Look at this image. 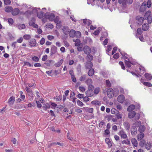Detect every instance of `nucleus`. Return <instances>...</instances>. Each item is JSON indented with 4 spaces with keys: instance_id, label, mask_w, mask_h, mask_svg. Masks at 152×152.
Masks as SVG:
<instances>
[{
    "instance_id": "nucleus-49",
    "label": "nucleus",
    "mask_w": 152,
    "mask_h": 152,
    "mask_svg": "<svg viewBox=\"0 0 152 152\" xmlns=\"http://www.w3.org/2000/svg\"><path fill=\"white\" fill-rule=\"evenodd\" d=\"M8 22L9 24L12 25L13 23V20L12 18H10L8 19Z\"/></svg>"
},
{
    "instance_id": "nucleus-26",
    "label": "nucleus",
    "mask_w": 152,
    "mask_h": 152,
    "mask_svg": "<svg viewBox=\"0 0 152 152\" xmlns=\"http://www.w3.org/2000/svg\"><path fill=\"white\" fill-rule=\"evenodd\" d=\"M132 144L134 146L137 147V142L135 138H132L131 140Z\"/></svg>"
},
{
    "instance_id": "nucleus-12",
    "label": "nucleus",
    "mask_w": 152,
    "mask_h": 152,
    "mask_svg": "<svg viewBox=\"0 0 152 152\" xmlns=\"http://www.w3.org/2000/svg\"><path fill=\"white\" fill-rule=\"evenodd\" d=\"M149 28V26L147 23H144L142 26V29L144 31H148Z\"/></svg>"
},
{
    "instance_id": "nucleus-29",
    "label": "nucleus",
    "mask_w": 152,
    "mask_h": 152,
    "mask_svg": "<svg viewBox=\"0 0 152 152\" xmlns=\"http://www.w3.org/2000/svg\"><path fill=\"white\" fill-rule=\"evenodd\" d=\"M50 107V106L49 103H46L44 104L42 106V108L44 110H46L48 109Z\"/></svg>"
},
{
    "instance_id": "nucleus-32",
    "label": "nucleus",
    "mask_w": 152,
    "mask_h": 152,
    "mask_svg": "<svg viewBox=\"0 0 152 152\" xmlns=\"http://www.w3.org/2000/svg\"><path fill=\"white\" fill-rule=\"evenodd\" d=\"M144 134L143 133H141L138 134L137 135V139L139 140H141L143 138Z\"/></svg>"
},
{
    "instance_id": "nucleus-21",
    "label": "nucleus",
    "mask_w": 152,
    "mask_h": 152,
    "mask_svg": "<svg viewBox=\"0 0 152 152\" xmlns=\"http://www.w3.org/2000/svg\"><path fill=\"white\" fill-rule=\"evenodd\" d=\"M54 61L51 60H47L45 64L47 65L48 66H50V65L53 63Z\"/></svg>"
},
{
    "instance_id": "nucleus-16",
    "label": "nucleus",
    "mask_w": 152,
    "mask_h": 152,
    "mask_svg": "<svg viewBox=\"0 0 152 152\" xmlns=\"http://www.w3.org/2000/svg\"><path fill=\"white\" fill-rule=\"evenodd\" d=\"M125 129L127 130H129L130 128V125L128 122L125 121L123 123Z\"/></svg>"
},
{
    "instance_id": "nucleus-5",
    "label": "nucleus",
    "mask_w": 152,
    "mask_h": 152,
    "mask_svg": "<svg viewBox=\"0 0 152 152\" xmlns=\"http://www.w3.org/2000/svg\"><path fill=\"white\" fill-rule=\"evenodd\" d=\"M28 39L29 45L31 46H34L36 44V42L35 39Z\"/></svg>"
},
{
    "instance_id": "nucleus-3",
    "label": "nucleus",
    "mask_w": 152,
    "mask_h": 152,
    "mask_svg": "<svg viewBox=\"0 0 152 152\" xmlns=\"http://www.w3.org/2000/svg\"><path fill=\"white\" fill-rule=\"evenodd\" d=\"M84 52L86 54H89L91 52V49L87 45L85 46L83 49Z\"/></svg>"
},
{
    "instance_id": "nucleus-24",
    "label": "nucleus",
    "mask_w": 152,
    "mask_h": 152,
    "mask_svg": "<svg viewBox=\"0 0 152 152\" xmlns=\"http://www.w3.org/2000/svg\"><path fill=\"white\" fill-rule=\"evenodd\" d=\"M75 32L76 31L75 30L73 29L71 30L69 33L70 37H74Z\"/></svg>"
},
{
    "instance_id": "nucleus-25",
    "label": "nucleus",
    "mask_w": 152,
    "mask_h": 152,
    "mask_svg": "<svg viewBox=\"0 0 152 152\" xmlns=\"http://www.w3.org/2000/svg\"><path fill=\"white\" fill-rule=\"evenodd\" d=\"M44 14V13L43 12L40 11L38 12L37 16L39 18H42L43 17Z\"/></svg>"
},
{
    "instance_id": "nucleus-20",
    "label": "nucleus",
    "mask_w": 152,
    "mask_h": 152,
    "mask_svg": "<svg viewBox=\"0 0 152 152\" xmlns=\"http://www.w3.org/2000/svg\"><path fill=\"white\" fill-rule=\"evenodd\" d=\"M94 70L93 68H91L88 72V75L89 76L91 77L93 76L94 73Z\"/></svg>"
},
{
    "instance_id": "nucleus-33",
    "label": "nucleus",
    "mask_w": 152,
    "mask_h": 152,
    "mask_svg": "<svg viewBox=\"0 0 152 152\" xmlns=\"http://www.w3.org/2000/svg\"><path fill=\"white\" fill-rule=\"evenodd\" d=\"M63 60L62 59H61L59 61L55 64V66L56 67H59L63 63Z\"/></svg>"
},
{
    "instance_id": "nucleus-8",
    "label": "nucleus",
    "mask_w": 152,
    "mask_h": 152,
    "mask_svg": "<svg viewBox=\"0 0 152 152\" xmlns=\"http://www.w3.org/2000/svg\"><path fill=\"white\" fill-rule=\"evenodd\" d=\"M86 96L88 97H91L94 95V91L92 90L88 89L86 92Z\"/></svg>"
},
{
    "instance_id": "nucleus-36",
    "label": "nucleus",
    "mask_w": 152,
    "mask_h": 152,
    "mask_svg": "<svg viewBox=\"0 0 152 152\" xmlns=\"http://www.w3.org/2000/svg\"><path fill=\"white\" fill-rule=\"evenodd\" d=\"M112 49V48L110 45H108L107 47V49L106 51V53H107L108 55H109V52Z\"/></svg>"
},
{
    "instance_id": "nucleus-55",
    "label": "nucleus",
    "mask_w": 152,
    "mask_h": 152,
    "mask_svg": "<svg viewBox=\"0 0 152 152\" xmlns=\"http://www.w3.org/2000/svg\"><path fill=\"white\" fill-rule=\"evenodd\" d=\"M94 87L93 85L91 84H90L88 85V89L92 90L93 91V90L94 89Z\"/></svg>"
},
{
    "instance_id": "nucleus-64",
    "label": "nucleus",
    "mask_w": 152,
    "mask_h": 152,
    "mask_svg": "<svg viewBox=\"0 0 152 152\" xmlns=\"http://www.w3.org/2000/svg\"><path fill=\"white\" fill-rule=\"evenodd\" d=\"M35 20H34L33 19L31 20L29 23V24L30 26H33L34 24H35L34 23Z\"/></svg>"
},
{
    "instance_id": "nucleus-34",
    "label": "nucleus",
    "mask_w": 152,
    "mask_h": 152,
    "mask_svg": "<svg viewBox=\"0 0 152 152\" xmlns=\"http://www.w3.org/2000/svg\"><path fill=\"white\" fill-rule=\"evenodd\" d=\"M81 36V32L79 31H76L75 35V37L77 38H79Z\"/></svg>"
},
{
    "instance_id": "nucleus-62",
    "label": "nucleus",
    "mask_w": 152,
    "mask_h": 152,
    "mask_svg": "<svg viewBox=\"0 0 152 152\" xmlns=\"http://www.w3.org/2000/svg\"><path fill=\"white\" fill-rule=\"evenodd\" d=\"M100 33V30L99 29L96 30L94 33V34L95 35H98Z\"/></svg>"
},
{
    "instance_id": "nucleus-57",
    "label": "nucleus",
    "mask_w": 152,
    "mask_h": 152,
    "mask_svg": "<svg viewBox=\"0 0 152 152\" xmlns=\"http://www.w3.org/2000/svg\"><path fill=\"white\" fill-rule=\"evenodd\" d=\"M26 65L30 67L33 66L29 62H28L24 61V62L23 66H24Z\"/></svg>"
},
{
    "instance_id": "nucleus-40",
    "label": "nucleus",
    "mask_w": 152,
    "mask_h": 152,
    "mask_svg": "<svg viewBox=\"0 0 152 152\" xmlns=\"http://www.w3.org/2000/svg\"><path fill=\"white\" fill-rule=\"evenodd\" d=\"M86 83L87 85H90L92 83V80L91 79L88 78L86 80Z\"/></svg>"
},
{
    "instance_id": "nucleus-10",
    "label": "nucleus",
    "mask_w": 152,
    "mask_h": 152,
    "mask_svg": "<svg viewBox=\"0 0 152 152\" xmlns=\"http://www.w3.org/2000/svg\"><path fill=\"white\" fill-rule=\"evenodd\" d=\"M131 132L132 135H135L137 132V129L134 126H132L131 129Z\"/></svg>"
},
{
    "instance_id": "nucleus-48",
    "label": "nucleus",
    "mask_w": 152,
    "mask_h": 152,
    "mask_svg": "<svg viewBox=\"0 0 152 152\" xmlns=\"http://www.w3.org/2000/svg\"><path fill=\"white\" fill-rule=\"evenodd\" d=\"M28 96L29 97L30 99L32 100L33 98L34 97V94L33 93V91L28 93Z\"/></svg>"
},
{
    "instance_id": "nucleus-47",
    "label": "nucleus",
    "mask_w": 152,
    "mask_h": 152,
    "mask_svg": "<svg viewBox=\"0 0 152 152\" xmlns=\"http://www.w3.org/2000/svg\"><path fill=\"white\" fill-rule=\"evenodd\" d=\"M143 84L144 85L148 87H151L152 86L151 84L148 82H144L143 83Z\"/></svg>"
},
{
    "instance_id": "nucleus-61",
    "label": "nucleus",
    "mask_w": 152,
    "mask_h": 152,
    "mask_svg": "<svg viewBox=\"0 0 152 152\" xmlns=\"http://www.w3.org/2000/svg\"><path fill=\"white\" fill-rule=\"evenodd\" d=\"M83 99L84 102H87L90 99L88 97V96H86L83 97Z\"/></svg>"
},
{
    "instance_id": "nucleus-19",
    "label": "nucleus",
    "mask_w": 152,
    "mask_h": 152,
    "mask_svg": "<svg viewBox=\"0 0 152 152\" xmlns=\"http://www.w3.org/2000/svg\"><path fill=\"white\" fill-rule=\"evenodd\" d=\"M145 129V127L143 125H140L139 127L138 131L140 133H142L144 132Z\"/></svg>"
},
{
    "instance_id": "nucleus-1",
    "label": "nucleus",
    "mask_w": 152,
    "mask_h": 152,
    "mask_svg": "<svg viewBox=\"0 0 152 152\" xmlns=\"http://www.w3.org/2000/svg\"><path fill=\"white\" fill-rule=\"evenodd\" d=\"M151 14V11L148 10L146 12L144 16V19L147 20L148 23L149 24L152 22V15Z\"/></svg>"
},
{
    "instance_id": "nucleus-56",
    "label": "nucleus",
    "mask_w": 152,
    "mask_h": 152,
    "mask_svg": "<svg viewBox=\"0 0 152 152\" xmlns=\"http://www.w3.org/2000/svg\"><path fill=\"white\" fill-rule=\"evenodd\" d=\"M141 124V122L140 121H138L135 122L134 124L135 125V126L137 127H138L139 126H140Z\"/></svg>"
},
{
    "instance_id": "nucleus-37",
    "label": "nucleus",
    "mask_w": 152,
    "mask_h": 152,
    "mask_svg": "<svg viewBox=\"0 0 152 152\" xmlns=\"http://www.w3.org/2000/svg\"><path fill=\"white\" fill-rule=\"evenodd\" d=\"M151 144L150 142H148L145 144V148L147 150H150L151 148Z\"/></svg>"
},
{
    "instance_id": "nucleus-59",
    "label": "nucleus",
    "mask_w": 152,
    "mask_h": 152,
    "mask_svg": "<svg viewBox=\"0 0 152 152\" xmlns=\"http://www.w3.org/2000/svg\"><path fill=\"white\" fill-rule=\"evenodd\" d=\"M26 91L28 93H31L32 92V90L30 89V88H29L28 87H26Z\"/></svg>"
},
{
    "instance_id": "nucleus-6",
    "label": "nucleus",
    "mask_w": 152,
    "mask_h": 152,
    "mask_svg": "<svg viewBox=\"0 0 152 152\" xmlns=\"http://www.w3.org/2000/svg\"><path fill=\"white\" fill-rule=\"evenodd\" d=\"M93 66V64L90 61H88L85 64V67L86 69H90Z\"/></svg>"
},
{
    "instance_id": "nucleus-13",
    "label": "nucleus",
    "mask_w": 152,
    "mask_h": 152,
    "mask_svg": "<svg viewBox=\"0 0 152 152\" xmlns=\"http://www.w3.org/2000/svg\"><path fill=\"white\" fill-rule=\"evenodd\" d=\"M20 12V10L18 8H15L12 9V14L14 15H18Z\"/></svg>"
},
{
    "instance_id": "nucleus-45",
    "label": "nucleus",
    "mask_w": 152,
    "mask_h": 152,
    "mask_svg": "<svg viewBox=\"0 0 152 152\" xmlns=\"http://www.w3.org/2000/svg\"><path fill=\"white\" fill-rule=\"evenodd\" d=\"M4 4L6 5L10 4L11 3L10 0H4Z\"/></svg>"
},
{
    "instance_id": "nucleus-42",
    "label": "nucleus",
    "mask_w": 152,
    "mask_h": 152,
    "mask_svg": "<svg viewBox=\"0 0 152 152\" xmlns=\"http://www.w3.org/2000/svg\"><path fill=\"white\" fill-rule=\"evenodd\" d=\"M133 2V0H124V4H131Z\"/></svg>"
},
{
    "instance_id": "nucleus-35",
    "label": "nucleus",
    "mask_w": 152,
    "mask_h": 152,
    "mask_svg": "<svg viewBox=\"0 0 152 152\" xmlns=\"http://www.w3.org/2000/svg\"><path fill=\"white\" fill-rule=\"evenodd\" d=\"M91 104L95 105H99L101 104V102L99 101L95 100L91 102Z\"/></svg>"
},
{
    "instance_id": "nucleus-30",
    "label": "nucleus",
    "mask_w": 152,
    "mask_h": 152,
    "mask_svg": "<svg viewBox=\"0 0 152 152\" xmlns=\"http://www.w3.org/2000/svg\"><path fill=\"white\" fill-rule=\"evenodd\" d=\"M145 77L148 80H151L152 78V76L151 74L146 73L145 74Z\"/></svg>"
},
{
    "instance_id": "nucleus-41",
    "label": "nucleus",
    "mask_w": 152,
    "mask_h": 152,
    "mask_svg": "<svg viewBox=\"0 0 152 152\" xmlns=\"http://www.w3.org/2000/svg\"><path fill=\"white\" fill-rule=\"evenodd\" d=\"M87 54V58L88 59L90 60L89 61H91L93 60V56L91 55L90 54Z\"/></svg>"
},
{
    "instance_id": "nucleus-15",
    "label": "nucleus",
    "mask_w": 152,
    "mask_h": 152,
    "mask_svg": "<svg viewBox=\"0 0 152 152\" xmlns=\"http://www.w3.org/2000/svg\"><path fill=\"white\" fill-rule=\"evenodd\" d=\"M15 101V97L14 96H11L9 99L8 103L10 105H12Z\"/></svg>"
},
{
    "instance_id": "nucleus-9",
    "label": "nucleus",
    "mask_w": 152,
    "mask_h": 152,
    "mask_svg": "<svg viewBox=\"0 0 152 152\" xmlns=\"http://www.w3.org/2000/svg\"><path fill=\"white\" fill-rule=\"evenodd\" d=\"M118 134L121 136L122 138L126 139L127 136L123 130H121L119 132Z\"/></svg>"
},
{
    "instance_id": "nucleus-38",
    "label": "nucleus",
    "mask_w": 152,
    "mask_h": 152,
    "mask_svg": "<svg viewBox=\"0 0 152 152\" xmlns=\"http://www.w3.org/2000/svg\"><path fill=\"white\" fill-rule=\"evenodd\" d=\"M100 90V89L99 88L97 87L96 88L94 91V94H98Z\"/></svg>"
},
{
    "instance_id": "nucleus-18",
    "label": "nucleus",
    "mask_w": 152,
    "mask_h": 152,
    "mask_svg": "<svg viewBox=\"0 0 152 152\" xmlns=\"http://www.w3.org/2000/svg\"><path fill=\"white\" fill-rule=\"evenodd\" d=\"M63 31L64 34H67L69 32V29L67 26H64L63 28Z\"/></svg>"
},
{
    "instance_id": "nucleus-39",
    "label": "nucleus",
    "mask_w": 152,
    "mask_h": 152,
    "mask_svg": "<svg viewBox=\"0 0 152 152\" xmlns=\"http://www.w3.org/2000/svg\"><path fill=\"white\" fill-rule=\"evenodd\" d=\"M152 4V3L151 1V0H148L147 2H146V5L147 7L148 8H149L151 7V6Z\"/></svg>"
},
{
    "instance_id": "nucleus-4",
    "label": "nucleus",
    "mask_w": 152,
    "mask_h": 152,
    "mask_svg": "<svg viewBox=\"0 0 152 152\" xmlns=\"http://www.w3.org/2000/svg\"><path fill=\"white\" fill-rule=\"evenodd\" d=\"M146 5V2L145 1L143 2L140 7V12H144L145 11L147 8Z\"/></svg>"
},
{
    "instance_id": "nucleus-58",
    "label": "nucleus",
    "mask_w": 152,
    "mask_h": 152,
    "mask_svg": "<svg viewBox=\"0 0 152 152\" xmlns=\"http://www.w3.org/2000/svg\"><path fill=\"white\" fill-rule=\"evenodd\" d=\"M145 144L146 142L145 140H143L140 142L139 143L140 145L142 146H143Z\"/></svg>"
},
{
    "instance_id": "nucleus-50",
    "label": "nucleus",
    "mask_w": 152,
    "mask_h": 152,
    "mask_svg": "<svg viewBox=\"0 0 152 152\" xmlns=\"http://www.w3.org/2000/svg\"><path fill=\"white\" fill-rule=\"evenodd\" d=\"M137 33L139 35H141L142 33V31L141 28H138L137 30Z\"/></svg>"
},
{
    "instance_id": "nucleus-63",
    "label": "nucleus",
    "mask_w": 152,
    "mask_h": 152,
    "mask_svg": "<svg viewBox=\"0 0 152 152\" xmlns=\"http://www.w3.org/2000/svg\"><path fill=\"white\" fill-rule=\"evenodd\" d=\"M117 50V48L116 47H114L112 52V55H113L115 53Z\"/></svg>"
},
{
    "instance_id": "nucleus-51",
    "label": "nucleus",
    "mask_w": 152,
    "mask_h": 152,
    "mask_svg": "<svg viewBox=\"0 0 152 152\" xmlns=\"http://www.w3.org/2000/svg\"><path fill=\"white\" fill-rule=\"evenodd\" d=\"M77 104L80 107H82L84 105L83 102L79 100H77Z\"/></svg>"
},
{
    "instance_id": "nucleus-44",
    "label": "nucleus",
    "mask_w": 152,
    "mask_h": 152,
    "mask_svg": "<svg viewBox=\"0 0 152 152\" xmlns=\"http://www.w3.org/2000/svg\"><path fill=\"white\" fill-rule=\"evenodd\" d=\"M125 64L128 67H130L131 66V63L130 62L127 60L125 61Z\"/></svg>"
},
{
    "instance_id": "nucleus-60",
    "label": "nucleus",
    "mask_w": 152,
    "mask_h": 152,
    "mask_svg": "<svg viewBox=\"0 0 152 152\" xmlns=\"http://www.w3.org/2000/svg\"><path fill=\"white\" fill-rule=\"evenodd\" d=\"M119 64L120 65H121L122 69H125V67L123 62L122 61H120Z\"/></svg>"
},
{
    "instance_id": "nucleus-23",
    "label": "nucleus",
    "mask_w": 152,
    "mask_h": 152,
    "mask_svg": "<svg viewBox=\"0 0 152 152\" xmlns=\"http://www.w3.org/2000/svg\"><path fill=\"white\" fill-rule=\"evenodd\" d=\"M12 8L11 7L7 6L4 8V10L6 12H12Z\"/></svg>"
},
{
    "instance_id": "nucleus-54",
    "label": "nucleus",
    "mask_w": 152,
    "mask_h": 152,
    "mask_svg": "<svg viewBox=\"0 0 152 152\" xmlns=\"http://www.w3.org/2000/svg\"><path fill=\"white\" fill-rule=\"evenodd\" d=\"M46 27L48 28H53V26L52 24L49 23L46 25Z\"/></svg>"
},
{
    "instance_id": "nucleus-31",
    "label": "nucleus",
    "mask_w": 152,
    "mask_h": 152,
    "mask_svg": "<svg viewBox=\"0 0 152 152\" xmlns=\"http://www.w3.org/2000/svg\"><path fill=\"white\" fill-rule=\"evenodd\" d=\"M135 107L134 105L133 104L130 105L127 109L128 111H130L134 110Z\"/></svg>"
},
{
    "instance_id": "nucleus-46",
    "label": "nucleus",
    "mask_w": 152,
    "mask_h": 152,
    "mask_svg": "<svg viewBox=\"0 0 152 152\" xmlns=\"http://www.w3.org/2000/svg\"><path fill=\"white\" fill-rule=\"evenodd\" d=\"M33 61L35 62H38L39 60V58L37 56H34L32 58Z\"/></svg>"
},
{
    "instance_id": "nucleus-52",
    "label": "nucleus",
    "mask_w": 152,
    "mask_h": 152,
    "mask_svg": "<svg viewBox=\"0 0 152 152\" xmlns=\"http://www.w3.org/2000/svg\"><path fill=\"white\" fill-rule=\"evenodd\" d=\"M106 83L107 86V87H110L111 86V84L109 80H106Z\"/></svg>"
},
{
    "instance_id": "nucleus-2",
    "label": "nucleus",
    "mask_w": 152,
    "mask_h": 152,
    "mask_svg": "<svg viewBox=\"0 0 152 152\" xmlns=\"http://www.w3.org/2000/svg\"><path fill=\"white\" fill-rule=\"evenodd\" d=\"M45 17L50 21H52L55 18V16L53 14L47 13L45 14Z\"/></svg>"
},
{
    "instance_id": "nucleus-7",
    "label": "nucleus",
    "mask_w": 152,
    "mask_h": 152,
    "mask_svg": "<svg viewBox=\"0 0 152 152\" xmlns=\"http://www.w3.org/2000/svg\"><path fill=\"white\" fill-rule=\"evenodd\" d=\"M107 95L108 97L110 98H112L114 96L113 94V90L112 89H109L107 91Z\"/></svg>"
},
{
    "instance_id": "nucleus-43",
    "label": "nucleus",
    "mask_w": 152,
    "mask_h": 152,
    "mask_svg": "<svg viewBox=\"0 0 152 152\" xmlns=\"http://www.w3.org/2000/svg\"><path fill=\"white\" fill-rule=\"evenodd\" d=\"M86 77V75H84L81 76L80 78V80L81 81H83L85 80Z\"/></svg>"
},
{
    "instance_id": "nucleus-17",
    "label": "nucleus",
    "mask_w": 152,
    "mask_h": 152,
    "mask_svg": "<svg viewBox=\"0 0 152 152\" xmlns=\"http://www.w3.org/2000/svg\"><path fill=\"white\" fill-rule=\"evenodd\" d=\"M136 19L139 21L140 23L138 24H142L143 22V20L144 19V17L143 18L141 17L140 16H137L136 17Z\"/></svg>"
},
{
    "instance_id": "nucleus-27",
    "label": "nucleus",
    "mask_w": 152,
    "mask_h": 152,
    "mask_svg": "<svg viewBox=\"0 0 152 152\" xmlns=\"http://www.w3.org/2000/svg\"><path fill=\"white\" fill-rule=\"evenodd\" d=\"M105 142L108 145V146L109 148L111 147L112 146V143L110 142V139L108 138H106L105 139Z\"/></svg>"
},
{
    "instance_id": "nucleus-22",
    "label": "nucleus",
    "mask_w": 152,
    "mask_h": 152,
    "mask_svg": "<svg viewBox=\"0 0 152 152\" xmlns=\"http://www.w3.org/2000/svg\"><path fill=\"white\" fill-rule=\"evenodd\" d=\"M136 115V113L134 111H132L129 113L128 115V117L130 118H133Z\"/></svg>"
},
{
    "instance_id": "nucleus-53",
    "label": "nucleus",
    "mask_w": 152,
    "mask_h": 152,
    "mask_svg": "<svg viewBox=\"0 0 152 152\" xmlns=\"http://www.w3.org/2000/svg\"><path fill=\"white\" fill-rule=\"evenodd\" d=\"M79 88L80 90L82 92L86 90L85 87L82 86H79Z\"/></svg>"
},
{
    "instance_id": "nucleus-11",
    "label": "nucleus",
    "mask_w": 152,
    "mask_h": 152,
    "mask_svg": "<svg viewBox=\"0 0 152 152\" xmlns=\"http://www.w3.org/2000/svg\"><path fill=\"white\" fill-rule=\"evenodd\" d=\"M124 96L123 95H120L118 96L117 100L119 102L121 103H123L124 101Z\"/></svg>"
},
{
    "instance_id": "nucleus-28",
    "label": "nucleus",
    "mask_w": 152,
    "mask_h": 152,
    "mask_svg": "<svg viewBox=\"0 0 152 152\" xmlns=\"http://www.w3.org/2000/svg\"><path fill=\"white\" fill-rule=\"evenodd\" d=\"M73 41L75 42V46H79L80 44V41L79 39H77L76 40L73 39Z\"/></svg>"
},
{
    "instance_id": "nucleus-14",
    "label": "nucleus",
    "mask_w": 152,
    "mask_h": 152,
    "mask_svg": "<svg viewBox=\"0 0 152 152\" xmlns=\"http://www.w3.org/2000/svg\"><path fill=\"white\" fill-rule=\"evenodd\" d=\"M57 48L55 46H53L51 48L50 51V55L52 56L57 52Z\"/></svg>"
}]
</instances>
